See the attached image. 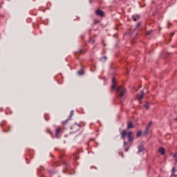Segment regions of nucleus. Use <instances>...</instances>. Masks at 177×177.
<instances>
[{
	"mask_svg": "<svg viewBox=\"0 0 177 177\" xmlns=\"http://www.w3.org/2000/svg\"><path fill=\"white\" fill-rule=\"evenodd\" d=\"M77 127V128H80V126H79L78 124H75L73 126V127Z\"/></svg>",
	"mask_w": 177,
	"mask_h": 177,
	"instance_id": "25",
	"label": "nucleus"
},
{
	"mask_svg": "<svg viewBox=\"0 0 177 177\" xmlns=\"http://www.w3.org/2000/svg\"><path fill=\"white\" fill-rule=\"evenodd\" d=\"M124 147L125 151H128V147H127V142L124 141Z\"/></svg>",
	"mask_w": 177,
	"mask_h": 177,
	"instance_id": "15",
	"label": "nucleus"
},
{
	"mask_svg": "<svg viewBox=\"0 0 177 177\" xmlns=\"http://www.w3.org/2000/svg\"><path fill=\"white\" fill-rule=\"evenodd\" d=\"M174 157L176 159V161L177 162V153H174Z\"/></svg>",
	"mask_w": 177,
	"mask_h": 177,
	"instance_id": "21",
	"label": "nucleus"
},
{
	"mask_svg": "<svg viewBox=\"0 0 177 177\" xmlns=\"http://www.w3.org/2000/svg\"><path fill=\"white\" fill-rule=\"evenodd\" d=\"M170 35H171V37H173L174 35H175V33L174 32L171 33Z\"/></svg>",
	"mask_w": 177,
	"mask_h": 177,
	"instance_id": "26",
	"label": "nucleus"
},
{
	"mask_svg": "<svg viewBox=\"0 0 177 177\" xmlns=\"http://www.w3.org/2000/svg\"><path fill=\"white\" fill-rule=\"evenodd\" d=\"M95 15H97V16H100V17H103V16H104V12H103V11H102V10L97 9L95 11Z\"/></svg>",
	"mask_w": 177,
	"mask_h": 177,
	"instance_id": "3",
	"label": "nucleus"
},
{
	"mask_svg": "<svg viewBox=\"0 0 177 177\" xmlns=\"http://www.w3.org/2000/svg\"><path fill=\"white\" fill-rule=\"evenodd\" d=\"M62 131V129L58 128L56 129L55 131V138H57V136H59V133H60V131Z\"/></svg>",
	"mask_w": 177,
	"mask_h": 177,
	"instance_id": "9",
	"label": "nucleus"
},
{
	"mask_svg": "<svg viewBox=\"0 0 177 177\" xmlns=\"http://www.w3.org/2000/svg\"><path fill=\"white\" fill-rule=\"evenodd\" d=\"M131 128H133V125L132 124V122H129L127 126L128 129H131Z\"/></svg>",
	"mask_w": 177,
	"mask_h": 177,
	"instance_id": "13",
	"label": "nucleus"
},
{
	"mask_svg": "<svg viewBox=\"0 0 177 177\" xmlns=\"http://www.w3.org/2000/svg\"><path fill=\"white\" fill-rule=\"evenodd\" d=\"M127 74H129V72L127 71Z\"/></svg>",
	"mask_w": 177,
	"mask_h": 177,
	"instance_id": "29",
	"label": "nucleus"
},
{
	"mask_svg": "<svg viewBox=\"0 0 177 177\" xmlns=\"http://www.w3.org/2000/svg\"><path fill=\"white\" fill-rule=\"evenodd\" d=\"M132 18H133V21H138V20H139V19H140V16H139V15H136V16L133 15Z\"/></svg>",
	"mask_w": 177,
	"mask_h": 177,
	"instance_id": "7",
	"label": "nucleus"
},
{
	"mask_svg": "<svg viewBox=\"0 0 177 177\" xmlns=\"http://www.w3.org/2000/svg\"><path fill=\"white\" fill-rule=\"evenodd\" d=\"M143 96H145V93H143V91H142V95H140L138 97V102H142V100H143Z\"/></svg>",
	"mask_w": 177,
	"mask_h": 177,
	"instance_id": "8",
	"label": "nucleus"
},
{
	"mask_svg": "<svg viewBox=\"0 0 177 177\" xmlns=\"http://www.w3.org/2000/svg\"><path fill=\"white\" fill-rule=\"evenodd\" d=\"M74 115V111H71L70 113L69 118L71 120V117Z\"/></svg>",
	"mask_w": 177,
	"mask_h": 177,
	"instance_id": "17",
	"label": "nucleus"
},
{
	"mask_svg": "<svg viewBox=\"0 0 177 177\" xmlns=\"http://www.w3.org/2000/svg\"><path fill=\"white\" fill-rule=\"evenodd\" d=\"M129 142H131V140H133V137H128Z\"/></svg>",
	"mask_w": 177,
	"mask_h": 177,
	"instance_id": "20",
	"label": "nucleus"
},
{
	"mask_svg": "<svg viewBox=\"0 0 177 177\" xmlns=\"http://www.w3.org/2000/svg\"><path fill=\"white\" fill-rule=\"evenodd\" d=\"M151 124H152L151 122H150L148 124L147 127L146 128L145 132H147V133L149 132V128H150V127H151Z\"/></svg>",
	"mask_w": 177,
	"mask_h": 177,
	"instance_id": "11",
	"label": "nucleus"
},
{
	"mask_svg": "<svg viewBox=\"0 0 177 177\" xmlns=\"http://www.w3.org/2000/svg\"><path fill=\"white\" fill-rule=\"evenodd\" d=\"M115 86H117V81H115V77H113L111 89H115Z\"/></svg>",
	"mask_w": 177,
	"mask_h": 177,
	"instance_id": "4",
	"label": "nucleus"
},
{
	"mask_svg": "<svg viewBox=\"0 0 177 177\" xmlns=\"http://www.w3.org/2000/svg\"><path fill=\"white\" fill-rule=\"evenodd\" d=\"M127 92V88L124 87V86H118L116 88V95L118 97H120V99H122V97H124V95H125Z\"/></svg>",
	"mask_w": 177,
	"mask_h": 177,
	"instance_id": "1",
	"label": "nucleus"
},
{
	"mask_svg": "<svg viewBox=\"0 0 177 177\" xmlns=\"http://www.w3.org/2000/svg\"><path fill=\"white\" fill-rule=\"evenodd\" d=\"M173 176H176L174 173H173Z\"/></svg>",
	"mask_w": 177,
	"mask_h": 177,
	"instance_id": "28",
	"label": "nucleus"
},
{
	"mask_svg": "<svg viewBox=\"0 0 177 177\" xmlns=\"http://www.w3.org/2000/svg\"><path fill=\"white\" fill-rule=\"evenodd\" d=\"M106 57H102L101 58V60L103 62V60H106Z\"/></svg>",
	"mask_w": 177,
	"mask_h": 177,
	"instance_id": "23",
	"label": "nucleus"
},
{
	"mask_svg": "<svg viewBox=\"0 0 177 177\" xmlns=\"http://www.w3.org/2000/svg\"><path fill=\"white\" fill-rule=\"evenodd\" d=\"M175 172H176V167H173L172 170H171V177L174 176V174H175Z\"/></svg>",
	"mask_w": 177,
	"mask_h": 177,
	"instance_id": "10",
	"label": "nucleus"
},
{
	"mask_svg": "<svg viewBox=\"0 0 177 177\" xmlns=\"http://www.w3.org/2000/svg\"><path fill=\"white\" fill-rule=\"evenodd\" d=\"M132 135V131H129V133H127V131L122 130L120 133L121 138L123 140H125V136H127V138H131Z\"/></svg>",
	"mask_w": 177,
	"mask_h": 177,
	"instance_id": "2",
	"label": "nucleus"
},
{
	"mask_svg": "<svg viewBox=\"0 0 177 177\" xmlns=\"http://www.w3.org/2000/svg\"><path fill=\"white\" fill-rule=\"evenodd\" d=\"M141 25H142V24L140 22H138L136 26L135 30H138V28H139V27H140Z\"/></svg>",
	"mask_w": 177,
	"mask_h": 177,
	"instance_id": "14",
	"label": "nucleus"
},
{
	"mask_svg": "<svg viewBox=\"0 0 177 177\" xmlns=\"http://www.w3.org/2000/svg\"><path fill=\"white\" fill-rule=\"evenodd\" d=\"M70 120H71V119L68 118V119L64 120V122H62V125H66V124H67V122H68V121H70Z\"/></svg>",
	"mask_w": 177,
	"mask_h": 177,
	"instance_id": "16",
	"label": "nucleus"
},
{
	"mask_svg": "<svg viewBox=\"0 0 177 177\" xmlns=\"http://www.w3.org/2000/svg\"><path fill=\"white\" fill-rule=\"evenodd\" d=\"M90 42H92L93 44L95 42V40L93 39H90Z\"/></svg>",
	"mask_w": 177,
	"mask_h": 177,
	"instance_id": "22",
	"label": "nucleus"
},
{
	"mask_svg": "<svg viewBox=\"0 0 177 177\" xmlns=\"http://www.w3.org/2000/svg\"><path fill=\"white\" fill-rule=\"evenodd\" d=\"M149 106H150V102H146V104H145V107L147 110H149Z\"/></svg>",
	"mask_w": 177,
	"mask_h": 177,
	"instance_id": "12",
	"label": "nucleus"
},
{
	"mask_svg": "<svg viewBox=\"0 0 177 177\" xmlns=\"http://www.w3.org/2000/svg\"><path fill=\"white\" fill-rule=\"evenodd\" d=\"M78 74H79V75H82V74H84V71H80L78 72Z\"/></svg>",
	"mask_w": 177,
	"mask_h": 177,
	"instance_id": "19",
	"label": "nucleus"
},
{
	"mask_svg": "<svg viewBox=\"0 0 177 177\" xmlns=\"http://www.w3.org/2000/svg\"><path fill=\"white\" fill-rule=\"evenodd\" d=\"M144 150H145V147L143 146V145H140L138 147V152L142 153V151H143Z\"/></svg>",
	"mask_w": 177,
	"mask_h": 177,
	"instance_id": "6",
	"label": "nucleus"
},
{
	"mask_svg": "<svg viewBox=\"0 0 177 177\" xmlns=\"http://www.w3.org/2000/svg\"><path fill=\"white\" fill-rule=\"evenodd\" d=\"M176 121H177V118H176Z\"/></svg>",
	"mask_w": 177,
	"mask_h": 177,
	"instance_id": "30",
	"label": "nucleus"
},
{
	"mask_svg": "<svg viewBox=\"0 0 177 177\" xmlns=\"http://www.w3.org/2000/svg\"><path fill=\"white\" fill-rule=\"evenodd\" d=\"M151 30L149 31V32H147V34H146V35H150V33H151Z\"/></svg>",
	"mask_w": 177,
	"mask_h": 177,
	"instance_id": "24",
	"label": "nucleus"
},
{
	"mask_svg": "<svg viewBox=\"0 0 177 177\" xmlns=\"http://www.w3.org/2000/svg\"><path fill=\"white\" fill-rule=\"evenodd\" d=\"M95 24L99 23V21H95Z\"/></svg>",
	"mask_w": 177,
	"mask_h": 177,
	"instance_id": "27",
	"label": "nucleus"
},
{
	"mask_svg": "<svg viewBox=\"0 0 177 177\" xmlns=\"http://www.w3.org/2000/svg\"><path fill=\"white\" fill-rule=\"evenodd\" d=\"M142 135V131H139L137 132L136 136L137 138H139Z\"/></svg>",
	"mask_w": 177,
	"mask_h": 177,
	"instance_id": "18",
	"label": "nucleus"
},
{
	"mask_svg": "<svg viewBox=\"0 0 177 177\" xmlns=\"http://www.w3.org/2000/svg\"><path fill=\"white\" fill-rule=\"evenodd\" d=\"M158 152L161 153L162 156L165 154V149L163 147H160L158 149Z\"/></svg>",
	"mask_w": 177,
	"mask_h": 177,
	"instance_id": "5",
	"label": "nucleus"
}]
</instances>
